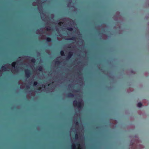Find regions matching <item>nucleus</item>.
I'll list each match as a JSON object with an SVG mask.
<instances>
[{
  "label": "nucleus",
  "mask_w": 149,
  "mask_h": 149,
  "mask_svg": "<svg viewBox=\"0 0 149 149\" xmlns=\"http://www.w3.org/2000/svg\"><path fill=\"white\" fill-rule=\"evenodd\" d=\"M44 87L45 88V86H44Z\"/></svg>",
  "instance_id": "28"
},
{
  "label": "nucleus",
  "mask_w": 149,
  "mask_h": 149,
  "mask_svg": "<svg viewBox=\"0 0 149 149\" xmlns=\"http://www.w3.org/2000/svg\"><path fill=\"white\" fill-rule=\"evenodd\" d=\"M142 106V104L140 102H139L137 104V106L139 107H141Z\"/></svg>",
  "instance_id": "9"
},
{
  "label": "nucleus",
  "mask_w": 149,
  "mask_h": 149,
  "mask_svg": "<svg viewBox=\"0 0 149 149\" xmlns=\"http://www.w3.org/2000/svg\"><path fill=\"white\" fill-rule=\"evenodd\" d=\"M72 55V52H69L68 56L67 57V59H68L70 58Z\"/></svg>",
  "instance_id": "7"
},
{
  "label": "nucleus",
  "mask_w": 149,
  "mask_h": 149,
  "mask_svg": "<svg viewBox=\"0 0 149 149\" xmlns=\"http://www.w3.org/2000/svg\"><path fill=\"white\" fill-rule=\"evenodd\" d=\"M38 8L40 13L41 18L42 20H44L46 18L47 16L45 15V12L42 11V4H41L40 3H38Z\"/></svg>",
  "instance_id": "4"
},
{
  "label": "nucleus",
  "mask_w": 149,
  "mask_h": 149,
  "mask_svg": "<svg viewBox=\"0 0 149 149\" xmlns=\"http://www.w3.org/2000/svg\"><path fill=\"white\" fill-rule=\"evenodd\" d=\"M68 7H69L70 6V5H69V3L68 4Z\"/></svg>",
  "instance_id": "26"
},
{
  "label": "nucleus",
  "mask_w": 149,
  "mask_h": 149,
  "mask_svg": "<svg viewBox=\"0 0 149 149\" xmlns=\"http://www.w3.org/2000/svg\"><path fill=\"white\" fill-rule=\"evenodd\" d=\"M77 138H78V135L77 134H75V138L76 139H77Z\"/></svg>",
  "instance_id": "20"
},
{
  "label": "nucleus",
  "mask_w": 149,
  "mask_h": 149,
  "mask_svg": "<svg viewBox=\"0 0 149 149\" xmlns=\"http://www.w3.org/2000/svg\"><path fill=\"white\" fill-rule=\"evenodd\" d=\"M61 24H63V23H62V22H60V23H58V25H61Z\"/></svg>",
  "instance_id": "22"
},
{
  "label": "nucleus",
  "mask_w": 149,
  "mask_h": 149,
  "mask_svg": "<svg viewBox=\"0 0 149 149\" xmlns=\"http://www.w3.org/2000/svg\"><path fill=\"white\" fill-rule=\"evenodd\" d=\"M35 60L34 59H32L31 60V61L33 63H34L35 62Z\"/></svg>",
  "instance_id": "18"
},
{
  "label": "nucleus",
  "mask_w": 149,
  "mask_h": 149,
  "mask_svg": "<svg viewBox=\"0 0 149 149\" xmlns=\"http://www.w3.org/2000/svg\"><path fill=\"white\" fill-rule=\"evenodd\" d=\"M75 39V38L74 37H73L70 38H67L65 39L67 40H74Z\"/></svg>",
  "instance_id": "8"
},
{
  "label": "nucleus",
  "mask_w": 149,
  "mask_h": 149,
  "mask_svg": "<svg viewBox=\"0 0 149 149\" xmlns=\"http://www.w3.org/2000/svg\"><path fill=\"white\" fill-rule=\"evenodd\" d=\"M26 76L27 78L29 77L30 75V71L28 70H26L25 71Z\"/></svg>",
  "instance_id": "6"
},
{
  "label": "nucleus",
  "mask_w": 149,
  "mask_h": 149,
  "mask_svg": "<svg viewBox=\"0 0 149 149\" xmlns=\"http://www.w3.org/2000/svg\"><path fill=\"white\" fill-rule=\"evenodd\" d=\"M51 29V28L50 27H49V28L47 27V30H49Z\"/></svg>",
  "instance_id": "19"
},
{
  "label": "nucleus",
  "mask_w": 149,
  "mask_h": 149,
  "mask_svg": "<svg viewBox=\"0 0 149 149\" xmlns=\"http://www.w3.org/2000/svg\"><path fill=\"white\" fill-rule=\"evenodd\" d=\"M47 42H50L51 41V39L50 38H47Z\"/></svg>",
  "instance_id": "12"
},
{
  "label": "nucleus",
  "mask_w": 149,
  "mask_h": 149,
  "mask_svg": "<svg viewBox=\"0 0 149 149\" xmlns=\"http://www.w3.org/2000/svg\"><path fill=\"white\" fill-rule=\"evenodd\" d=\"M42 67L41 66H40L39 67L38 70L39 71H41L42 70Z\"/></svg>",
  "instance_id": "13"
},
{
  "label": "nucleus",
  "mask_w": 149,
  "mask_h": 149,
  "mask_svg": "<svg viewBox=\"0 0 149 149\" xmlns=\"http://www.w3.org/2000/svg\"><path fill=\"white\" fill-rule=\"evenodd\" d=\"M37 4V3L36 2H34L33 3V5L34 6H35Z\"/></svg>",
  "instance_id": "17"
},
{
  "label": "nucleus",
  "mask_w": 149,
  "mask_h": 149,
  "mask_svg": "<svg viewBox=\"0 0 149 149\" xmlns=\"http://www.w3.org/2000/svg\"><path fill=\"white\" fill-rule=\"evenodd\" d=\"M20 57L19 58V59L16 62H13L12 63L11 65L9 64H6L3 66L2 67V69L3 70L6 71L9 70L10 67H12L11 70L13 73H15L18 72L19 70L18 68V65L19 62V60H20Z\"/></svg>",
  "instance_id": "1"
},
{
  "label": "nucleus",
  "mask_w": 149,
  "mask_h": 149,
  "mask_svg": "<svg viewBox=\"0 0 149 149\" xmlns=\"http://www.w3.org/2000/svg\"><path fill=\"white\" fill-rule=\"evenodd\" d=\"M51 18H53L54 17L53 15H52L51 16Z\"/></svg>",
  "instance_id": "23"
},
{
  "label": "nucleus",
  "mask_w": 149,
  "mask_h": 149,
  "mask_svg": "<svg viewBox=\"0 0 149 149\" xmlns=\"http://www.w3.org/2000/svg\"><path fill=\"white\" fill-rule=\"evenodd\" d=\"M59 63V61H53V63H55V64H57Z\"/></svg>",
  "instance_id": "11"
},
{
  "label": "nucleus",
  "mask_w": 149,
  "mask_h": 149,
  "mask_svg": "<svg viewBox=\"0 0 149 149\" xmlns=\"http://www.w3.org/2000/svg\"><path fill=\"white\" fill-rule=\"evenodd\" d=\"M61 54L62 56H63V55L64 54V52L63 51H61Z\"/></svg>",
  "instance_id": "16"
},
{
  "label": "nucleus",
  "mask_w": 149,
  "mask_h": 149,
  "mask_svg": "<svg viewBox=\"0 0 149 149\" xmlns=\"http://www.w3.org/2000/svg\"><path fill=\"white\" fill-rule=\"evenodd\" d=\"M74 106L77 109L78 111L82 108L83 103L82 100L81 99L79 100L78 102L76 101H74L73 102Z\"/></svg>",
  "instance_id": "2"
},
{
  "label": "nucleus",
  "mask_w": 149,
  "mask_h": 149,
  "mask_svg": "<svg viewBox=\"0 0 149 149\" xmlns=\"http://www.w3.org/2000/svg\"><path fill=\"white\" fill-rule=\"evenodd\" d=\"M1 72V71H0V73Z\"/></svg>",
  "instance_id": "29"
},
{
  "label": "nucleus",
  "mask_w": 149,
  "mask_h": 149,
  "mask_svg": "<svg viewBox=\"0 0 149 149\" xmlns=\"http://www.w3.org/2000/svg\"><path fill=\"white\" fill-rule=\"evenodd\" d=\"M38 83L37 81H34L33 79L30 80L26 85V88L27 89L32 88L33 87L37 85Z\"/></svg>",
  "instance_id": "3"
},
{
  "label": "nucleus",
  "mask_w": 149,
  "mask_h": 149,
  "mask_svg": "<svg viewBox=\"0 0 149 149\" xmlns=\"http://www.w3.org/2000/svg\"><path fill=\"white\" fill-rule=\"evenodd\" d=\"M78 122H76V125H78Z\"/></svg>",
  "instance_id": "25"
},
{
  "label": "nucleus",
  "mask_w": 149,
  "mask_h": 149,
  "mask_svg": "<svg viewBox=\"0 0 149 149\" xmlns=\"http://www.w3.org/2000/svg\"><path fill=\"white\" fill-rule=\"evenodd\" d=\"M72 1H71V0H70V1H69V3H72Z\"/></svg>",
  "instance_id": "24"
},
{
  "label": "nucleus",
  "mask_w": 149,
  "mask_h": 149,
  "mask_svg": "<svg viewBox=\"0 0 149 149\" xmlns=\"http://www.w3.org/2000/svg\"><path fill=\"white\" fill-rule=\"evenodd\" d=\"M67 29L70 31H71L72 30V29L70 27H68L67 28Z\"/></svg>",
  "instance_id": "10"
},
{
  "label": "nucleus",
  "mask_w": 149,
  "mask_h": 149,
  "mask_svg": "<svg viewBox=\"0 0 149 149\" xmlns=\"http://www.w3.org/2000/svg\"><path fill=\"white\" fill-rule=\"evenodd\" d=\"M41 30H42L41 29H40V30H38V31H37L36 32V33L37 34H39L40 33L38 32V31H41Z\"/></svg>",
  "instance_id": "15"
},
{
  "label": "nucleus",
  "mask_w": 149,
  "mask_h": 149,
  "mask_svg": "<svg viewBox=\"0 0 149 149\" xmlns=\"http://www.w3.org/2000/svg\"><path fill=\"white\" fill-rule=\"evenodd\" d=\"M72 149H84V145L78 144L75 145L73 143L72 145Z\"/></svg>",
  "instance_id": "5"
},
{
  "label": "nucleus",
  "mask_w": 149,
  "mask_h": 149,
  "mask_svg": "<svg viewBox=\"0 0 149 149\" xmlns=\"http://www.w3.org/2000/svg\"><path fill=\"white\" fill-rule=\"evenodd\" d=\"M44 86L43 85H42V86L43 87Z\"/></svg>",
  "instance_id": "27"
},
{
  "label": "nucleus",
  "mask_w": 149,
  "mask_h": 149,
  "mask_svg": "<svg viewBox=\"0 0 149 149\" xmlns=\"http://www.w3.org/2000/svg\"><path fill=\"white\" fill-rule=\"evenodd\" d=\"M37 1H41V2L43 1V0H36Z\"/></svg>",
  "instance_id": "21"
},
{
  "label": "nucleus",
  "mask_w": 149,
  "mask_h": 149,
  "mask_svg": "<svg viewBox=\"0 0 149 149\" xmlns=\"http://www.w3.org/2000/svg\"><path fill=\"white\" fill-rule=\"evenodd\" d=\"M68 97H73V95L72 94H69L68 95Z\"/></svg>",
  "instance_id": "14"
}]
</instances>
